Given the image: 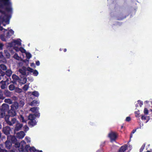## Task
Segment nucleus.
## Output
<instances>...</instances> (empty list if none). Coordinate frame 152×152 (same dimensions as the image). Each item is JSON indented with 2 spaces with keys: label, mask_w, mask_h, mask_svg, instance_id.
I'll return each instance as SVG.
<instances>
[{
  "label": "nucleus",
  "mask_w": 152,
  "mask_h": 152,
  "mask_svg": "<svg viewBox=\"0 0 152 152\" xmlns=\"http://www.w3.org/2000/svg\"><path fill=\"white\" fill-rule=\"evenodd\" d=\"M1 38V40L2 41H5L6 39L4 38V36L3 35H1L0 36Z\"/></svg>",
  "instance_id": "ea45409f"
},
{
  "label": "nucleus",
  "mask_w": 152,
  "mask_h": 152,
  "mask_svg": "<svg viewBox=\"0 0 152 152\" xmlns=\"http://www.w3.org/2000/svg\"><path fill=\"white\" fill-rule=\"evenodd\" d=\"M4 145L6 148L9 150L12 148V143L10 140L7 138V140L5 142Z\"/></svg>",
  "instance_id": "423d86ee"
},
{
  "label": "nucleus",
  "mask_w": 152,
  "mask_h": 152,
  "mask_svg": "<svg viewBox=\"0 0 152 152\" xmlns=\"http://www.w3.org/2000/svg\"><path fill=\"white\" fill-rule=\"evenodd\" d=\"M32 94L36 96H38L39 95V94L38 93V92L37 91H34L32 92Z\"/></svg>",
  "instance_id": "2f4dec72"
},
{
  "label": "nucleus",
  "mask_w": 152,
  "mask_h": 152,
  "mask_svg": "<svg viewBox=\"0 0 152 152\" xmlns=\"http://www.w3.org/2000/svg\"><path fill=\"white\" fill-rule=\"evenodd\" d=\"M3 5L2 4H0V8H2Z\"/></svg>",
  "instance_id": "052dcab7"
},
{
  "label": "nucleus",
  "mask_w": 152,
  "mask_h": 152,
  "mask_svg": "<svg viewBox=\"0 0 152 152\" xmlns=\"http://www.w3.org/2000/svg\"><path fill=\"white\" fill-rule=\"evenodd\" d=\"M9 106L5 103L2 104L1 108H0V114L4 117L6 114V112H8L9 109Z\"/></svg>",
  "instance_id": "f03ea898"
},
{
  "label": "nucleus",
  "mask_w": 152,
  "mask_h": 152,
  "mask_svg": "<svg viewBox=\"0 0 152 152\" xmlns=\"http://www.w3.org/2000/svg\"><path fill=\"white\" fill-rule=\"evenodd\" d=\"M28 124L30 127H32L37 124V122L35 120L29 121Z\"/></svg>",
  "instance_id": "ddd939ff"
},
{
  "label": "nucleus",
  "mask_w": 152,
  "mask_h": 152,
  "mask_svg": "<svg viewBox=\"0 0 152 152\" xmlns=\"http://www.w3.org/2000/svg\"><path fill=\"white\" fill-rule=\"evenodd\" d=\"M30 152H37V150L34 147H31L29 149Z\"/></svg>",
  "instance_id": "b1692460"
},
{
  "label": "nucleus",
  "mask_w": 152,
  "mask_h": 152,
  "mask_svg": "<svg viewBox=\"0 0 152 152\" xmlns=\"http://www.w3.org/2000/svg\"><path fill=\"white\" fill-rule=\"evenodd\" d=\"M102 150H98L96 152H102Z\"/></svg>",
  "instance_id": "13d9d810"
},
{
  "label": "nucleus",
  "mask_w": 152,
  "mask_h": 152,
  "mask_svg": "<svg viewBox=\"0 0 152 152\" xmlns=\"http://www.w3.org/2000/svg\"><path fill=\"white\" fill-rule=\"evenodd\" d=\"M19 72L21 74V75H21L22 76H26V73L25 70L22 69H19Z\"/></svg>",
  "instance_id": "6ab92c4d"
},
{
  "label": "nucleus",
  "mask_w": 152,
  "mask_h": 152,
  "mask_svg": "<svg viewBox=\"0 0 152 152\" xmlns=\"http://www.w3.org/2000/svg\"><path fill=\"white\" fill-rule=\"evenodd\" d=\"M10 116H9V115L8 114V115H5L4 116L5 117V120L7 122V123L8 124V121H9V118L10 117Z\"/></svg>",
  "instance_id": "c756f323"
},
{
  "label": "nucleus",
  "mask_w": 152,
  "mask_h": 152,
  "mask_svg": "<svg viewBox=\"0 0 152 152\" xmlns=\"http://www.w3.org/2000/svg\"><path fill=\"white\" fill-rule=\"evenodd\" d=\"M131 120V118L129 116H128L126 118V121H129Z\"/></svg>",
  "instance_id": "de8ad7c7"
},
{
  "label": "nucleus",
  "mask_w": 152,
  "mask_h": 152,
  "mask_svg": "<svg viewBox=\"0 0 152 152\" xmlns=\"http://www.w3.org/2000/svg\"><path fill=\"white\" fill-rule=\"evenodd\" d=\"M144 113L145 115H148V110L146 108H145L144 110Z\"/></svg>",
  "instance_id": "4c0bfd02"
},
{
  "label": "nucleus",
  "mask_w": 152,
  "mask_h": 152,
  "mask_svg": "<svg viewBox=\"0 0 152 152\" xmlns=\"http://www.w3.org/2000/svg\"><path fill=\"white\" fill-rule=\"evenodd\" d=\"M15 88V87L14 84H10L9 86V89L10 91H13Z\"/></svg>",
  "instance_id": "a878e982"
},
{
  "label": "nucleus",
  "mask_w": 152,
  "mask_h": 152,
  "mask_svg": "<svg viewBox=\"0 0 152 152\" xmlns=\"http://www.w3.org/2000/svg\"><path fill=\"white\" fill-rule=\"evenodd\" d=\"M14 42L15 43V44H16L18 45H21V43L20 41L18 40H14Z\"/></svg>",
  "instance_id": "c85d7f7f"
},
{
  "label": "nucleus",
  "mask_w": 152,
  "mask_h": 152,
  "mask_svg": "<svg viewBox=\"0 0 152 152\" xmlns=\"http://www.w3.org/2000/svg\"><path fill=\"white\" fill-rule=\"evenodd\" d=\"M3 29V27L0 26V31H2Z\"/></svg>",
  "instance_id": "6e6d98bb"
},
{
  "label": "nucleus",
  "mask_w": 152,
  "mask_h": 152,
  "mask_svg": "<svg viewBox=\"0 0 152 152\" xmlns=\"http://www.w3.org/2000/svg\"><path fill=\"white\" fill-rule=\"evenodd\" d=\"M30 66L31 67H35V64L34 63H32L31 64Z\"/></svg>",
  "instance_id": "864d4df0"
},
{
  "label": "nucleus",
  "mask_w": 152,
  "mask_h": 152,
  "mask_svg": "<svg viewBox=\"0 0 152 152\" xmlns=\"http://www.w3.org/2000/svg\"><path fill=\"white\" fill-rule=\"evenodd\" d=\"M37 152H43L42 151H39L38 150H37Z\"/></svg>",
  "instance_id": "0e129e2a"
},
{
  "label": "nucleus",
  "mask_w": 152,
  "mask_h": 152,
  "mask_svg": "<svg viewBox=\"0 0 152 152\" xmlns=\"http://www.w3.org/2000/svg\"><path fill=\"white\" fill-rule=\"evenodd\" d=\"M136 131V129H133L132 130V131L131 133L133 134V133H134Z\"/></svg>",
  "instance_id": "5fc2aeb1"
},
{
  "label": "nucleus",
  "mask_w": 152,
  "mask_h": 152,
  "mask_svg": "<svg viewBox=\"0 0 152 152\" xmlns=\"http://www.w3.org/2000/svg\"><path fill=\"white\" fill-rule=\"evenodd\" d=\"M30 148L29 145L28 144L26 145L24 148L25 150H23L22 152H24L25 151L28 152V151H29V149H30Z\"/></svg>",
  "instance_id": "a211bd4d"
},
{
  "label": "nucleus",
  "mask_w": 152,
  "mask_h": 152,
  "mask_svg": "<svg viewBox=\"0 0 152 152\" xmlns=\"http://www.w3.org/2000/svg\"><path fill=\"white\" fill-rule=\"evenodd\" d=\"M0 66L1 69L3 70H6L7 69V67L4 64H1Z\"/></svg>",
  "instance_id": "cd10ccee"
},
{
  "label": "nucleus",
  "mask_w": 152,
  "mask_h": 152,
  "mask_svg": "<svg viewBox=\"0 0 152 152\" xmlns=\"http://www.w3.org/2000/svg\"><path fill=\"white\" fill-rule=\"evenodd\" d=\"M10 131L11 129L9 126L3 127L2 129V131L6 135H9Z\"/></svg>",
  "instance_id": "6e6552de"
},
{
  "label": "nucleus",
  "mask_w": 152,
  "mask_h": 152,
  "mask_svg": "<svg viewBox=\"0 0 152 152\" xmlns=\"http://www.w3.org/2000/svg\"><path fill=\"white\" fill-rule=\"evenodd\" d=\"M4 102H5L11 103V100L10 99H6L4 100Z\"/></svg>",
  "instance_id": "37998d69"
},
{
  "label": "nucleus",
  "mask_w": 152,
  "mask_h": 152,
  "mask_svg": "<svg viewBox=\"0 0 152 152\" xmlns=\"http://www.w3.org/2000/svg\"><path fill=\"white\" fill-rule=\"evenodd\" d=\"M19 104L17 102H14L11 106L10 109L8 111V113L9 116L14 117L16 115V112L19 107Z\"/></svg>",
  "instance_id": "f257e3e1"
},
{
  "label": "nucleus",
  "mask_w": 152,
  "mask_h": 152,
  "mask_svg": "<svg viewBox=\"0 0 152 152\" xmlns=\"http://www.w3.org/2000/svg\"><path fill=\"white\" fill-rule=\"evenodd\" d=\"M146 152H151L150 151H147Z\"/></svg>",
  "instance_id": "774afa93"
},
{
  "label": "nucleus",
  "mask_w": 152,
  "mask_h": 152,
  "mask_svg": "<svg viewBox=\"0 0 152 152\" xmlns=\"http://www.w3.org/2000/svg\"><path fill=\"white\" fill-rule=\"evenodd\" d=\"M66 49H64V52H66Z\"/></svg>",
  "instance_id": "680f3d73"
},
{
  "label": "nucleus",
  "mask_w": 152,
  "mask_h": 152,
  "mask_svg": "<svg viewBox=\"0 0 152 152\" xmlns=\"http://www.w3.org/2000/svg\"><path fill=\"white\" fill-rule=\"evenodd\" d=\"M123 125H122V126H121V129H122V128H123Z\"/></svg>",
  "instance_id": "338daca9"
},
{
  "label": "nucleus",
  "mask_w": 152,
  "mask_h": 152,
  "mask_svg": "<svg viewBox=\"0 0 152 152\" xmlns=\"http://www.w3.org/2000/svg\"><path fill=\"white\" fill-rule=\"evenodd\" d=\"M36 64L37 66H39L40 65V62L39 61H36Z\"/></svg>",
  "instance_id": "3c124183"
},
{
  "label": "nucleus",
  "mask_w": 152,
  "mask_h": 152,
  "mask_svg": "<svg viewBox=\"0 0 152 152\" xmlns=\"http://www.w3.org/2000/svg\"><path fill=\"white\" fill-rule=\"evenodd\" d=\"M146 116H145V115H142L141 117V119L142 120H146Z\"/></svg>",
  "instance_id": "8fccbe9b"
},
{
  "label": "nucleus",
  "mask_w": 152,
  "mask_h": 152,
  "mask_svg": "<svg viewBox=\"0 0 152 152\" xmlns=\"http://www.w3.org/2000/svg\"><path fill=\"white\" fill-rule=\"evenodd\" d=\"M25 135L24 132L23 131H21L18 132L16 134L17 137L19 139H22Z\"/></svg>",
  "instance_id": "9d476101"
},
{
  "label": "nucleus",
  "mask_w": 152,
  "mask_h": 152,
  "mask_svg": "<svg viewBox=\"0 0 152 152\" xmlns=\"http://www.w3.org/2000/svg\"><path fill=\"white\" fill-rule=\"evenodd\" d=\"M36 117L34 114H30L28 116V119L30 121L35 120Z\"/></svg>",
  "instance_id": "aec40b11"
},
{
  "label": "nucleus",
  "mask_w": 152,
  "mask_h": 152,
  "mask_svg": "<svg viewBox=\"0 0 152 152\" xmlns=\"http://www.w3.org/2000/svg\"><path fill=\"white\" fill-rule=\"evenodd\" d=\"M12 78L13 80V83H16L17 82H19V80H20V78L15 74L12 75Z\"/></svg>",
  "instance_id": "9b49d317"
},
{
  "label": "nucleus",
  "mask_w": 152,
  "mask_h": 152,
  "mask_svg": "<svg viewBox=\"0 0 152 152\" xmlns=\"http://www.w3.org/2000/svg\"><path fill=\"white\" fill-rule=\"evenodd\" d=\"M23 127V124H22L18 123L16 124L15 127L14 129L15 132L18 131L20 130Z\"/></svg>",
  "instance_id": "f8f14e48"
},
{
  "label": "nucleus",
  "mask_w": 152,
  "mask_h": 152,
  "mask_svg": "<svg viewBox=\"0 0 152 152\" xmlns=\"http://www.w3.org/2000/svg\"><path fill=\"white\" fill-rule=\"evenodd\" d=\"M14 49L16 51L18 52L20 51V48H18L17 46H15L14 48Z\"/></svg>",
  "instance_id": "a18cd8bd"
},
{
  "label": "nucleus",
  "mask_w": 152,
  "mask_h": 152,
  "mask_svg": "<svg viewBox=\"0 0 152 152\" xmlns=\"http://www.w3.org/2000/svg\"><path fill=\"white\" fill-rule=\"evenodd\" d=\"M7 80H2L1 82L0 83L2 84V85L1 86V87L2 89H4L6 88V82Z\"/></svg>",
  "instance_id": "f3484780"
},
{
  "label": "nucleus",
  "mask_w": 152,
  "mask_h": 152,
  "mask_svg": "<svg viewBox=\"0 0 152 152\" xmlns=\"http://www.w3.org/2000/svg\"><path fill=\"white\" fill-rule=\"evenodd\" d=\"M33 72V75L35 76H37V75L38 74V72L36 70H34Z\"/></svg>",
  "instance_id": "e433bc0d"
},
{
  "label": "nucleus",
  "mask_w": 152,
  "mask_h": 152,
  "mask_svg": "<svg viewBox=\"0 0 152 152\" xmlns=\"http://www.w3.org/2000/svg\"><path fill=\"white\" fill-rule=\"evenodd\" d=\"M38 103V102L37 101L34 100L33 101L31 102L30 103V105L31 106H34L35 105H36Z\"/></svg>",
  "instance_id": "bb28decb"
},
{
  "label": "nucleus",
  "mask_w": 152,
  "mask_h": 152,
  "mask_svg": "<svg viewBox=\"0 0 152 152\" xmlns=\"http://www.w3.org/2000/svg\"><path fill=\"white\" fill-rule=\"evenodd\" d=\"M26 57L28 59H30L31 57V54L28 53L26 54Z\"/></svg>",
  "instance_id": "c9c22d12"
},
{
  "label": "nucleus",
  "mask_w": 152,
  "mask_h": 152,
  "mask_svg": "<svg viewBox=\"0 0 152 152\" xmlns=\"http://www.w3.org/2000/svg\"><path fill=\"white\" fill-rule=\"evenodd\" d=\"M27 70L31 72H33L34 71V70L32 68H30V67H28L27 68Z\"/></svg>",
  "instance_id": "a19ab883"
},
{
  "label": "nucleus",
  "mask_w": 152,
  "mask_h": 152,
  "mask_svg": "<svg viewBox=\"0 0 152 152\" xmlns=\"http://www.w3.org/2000/svg\"><path fill=\"white\" fill-rule=\"evenodd\" d=\"M0 152H7V150L5 149H1Z\"/></svg>",
  "instance_id": "603ef678"
},
{
  "label": "nucleus",
  "mask_w": 152,
  "mask_h": 152,
  "mask_svg": "<svg viewBox=\"0 0 152 152\" xmlns=\"http://www.w3.org/2000/svg\"><path fill=\"white\" fill-rule=\"evenodd\" d=\"M138 103L140 104V107H141L142 104H143L142 102L140 100H138Z\"/></svg>",
  "instance_id": "09e8293b"
},
{
  "label": "nucleus",
  "mask_w": 152,
  "mask_h": 152,
  "mask_svg": "<svg viewBox=\"0 0 152 152\" xmlns=\"http://www.w3.org/2000/svg\"><path fill=\"white\" fill-rule=\"evenodd\" d=\"M132 136H133V134H132V133H131V134L130 135V138H131L132 137Z\"/></svg>",
  "instance_id": "bf43d9fd"
},
{
  "label": "nucleus",
  "mask_w": 152,
  "mask_h": 152,
  "mask_svg": "<svg viewBox=\"0 0 152 152\" xmlns=\"http://www.w3.org/2000/svg\"><path fill=\"white\" fill-rule=\"evenodd\" d=\"M20 51L23 53H25L26 51V50L22 48V47H20Z\"/></svg>",
  "instance_id": "58836bf2"
},
{
  "label": "nucleus",
  "mask_w": 152,
  "mask_h": 152,
  "mask_svg": "<svg viewBox=\"0 0 152 152\" xmlns=\"http://www.w3.org/2000/svg\"><path fill=\"white\" fill-rule=\"evenodd\" d=\"M4 94L6 96L10 97L11 96V94L9 90H5L4 92Z\"/></svg>",
  "instance_id": "4be33fe9"
},
{
  "label": "nucleus",
  "mask_w": 152,
  "mask_h": 152,
  "mask_svg": "<svg viewBox=\"0 0 152 152\" xmlns=\"http://www.w3.org/2000/svg\"><path fill=\"white\" fill-rule=\"evenodd\" d=\"M16 121V119L15 118H12L11 119V121H8V124L10 125H12L14 124Z\"/></svg>",
  "instance_id": "dca6fc26"
},
{
  "label": "nucleus",
  "mask_w": 152,
  "mask_h": 152,
  "mask_svg": "<svg viewBox=\"0 0 152 152\" xmlns=\"http://www.w3.org/2000/svg\"><path fill=\"white\" fill-rule=\"evenodd\" d=\"M7 138L12 144H15L16 148H19L20 147V143L17 142V139L15 136L10 135L7 136Z\"/></svg>",
  "instance_id": "20e7f679"
},
{
  "label": "nucleus",
  "mask_w": 152,
  "mask_h": 152,
  "mask_svg": "<svg viewBox=\"0 0 152 152\" xmlns=\"http://www.w3.org/2000/svg\"><path fill=\"white\" fill-rule=\"evenodd\" d=\"M3 117H4L3 116H1V115H0V118H3Z\"/></svg>",
  "instance_id": "e2e57ef3"
},
{
  "label": "nucleus",
  "mask_w": 152,
  "mask_h": 152,
  "mask_svg": "<svg viewBox=\"0 0 152 152\" xmlns=\"http://www.w3.org/2000/svg\"><path fill=\"white\" fill-rule=\"evenodd\" d=\"M3 46V44L2 43H0V48H1Z\"/></svg>",
  "instance_id": "4d7b16f0"
},
{
  "label": "nucleus",
  "mask_w": 152,
  "mask_h": 152,
  "mask_svg": "<svg viewBox=\"0 0 152 152\" xmlns=\"http://www.w3.org/2000/svg\"><path fill=\"white\" fill-rule=\"evenodd\" d=\"M20 80H19V83L20 84H24L26 83L27 81V79L26 76H23L20 75Z\"/></svg>",
  "instance_id": "0eeeda50"
},
{
  "label": "nucleus",
  "mask_w": 152,
  "mask_h": 152,
  "mask_svg": "<svg viewBox=\"0 0 152 152\" xmlns=\"http://www.w3.org/2000/svg\"><path fill=\"white\" fill-rule=\"evenodd\" d=\"M28 137H25V138L26 139H28Z\"/></svg>",
  "instance_id": "69168bd1"
},
{
  "label": "nucleus",
  "mask_w": 152,
  "mask_h": 152,
  "mask_svg": "<svg viewBox=\"0 0 152 152\" xmlns=\"http://www.w3.org/2000/svg\"><path fill=\"white\" fill-rule=\"evenodd\" d=\"M39 108L38 107H32L30 108V110L33 113H35L37 112V111H38Z\"/></svg>",
  "instance_id": "412c9836"
},
{
  "label": "nucleus",
  "mask_w": 152,
  "mask_h": 152,
  "mask_svg": "<svg viewBox=\"0 0 152 152\" xmlns=\"http://www.w3.org/2000/svg\"><path fill=\"white\" fill-rule=\"evenodd\" d=\"M14 34V31L12 29L10 30L6 34V37L9 38L11 36Z\"/></svg>",
  "instance_id": "4468645a"
},
{
  "label": "nucleus",
  "mask_w": 152,
  "mask_h": 152,
  "mask_svg": "<svg viewBox=\"0 0 152 152\" xmlns=\"http://www.w3.org/2000/svg\"><path fill=\"white\" fill-rule=\"evenodd\" d=\"M1 1L4 6L6 7L5 10L7 12H11L12 9L11 7V3L10 0H0Z\"/></svg>",
  "instance_id": "7ed1b4c3"
},
{
  "label": "nucleus",
  "mask_w": 152,
  "mask_h": 152,
  "mask_svg": "<svg viewBox=\"0 0 152 152\" xmlns=\"http://www.w3.org/2000/svg\"><path fill=\"white\" fill-rule=\"evenodd\" d=\"M35 115V117H39L40 115V113L38 112V111H37L35 113V114H34Z\"/></svg>",
  "instance_id": "f704fd0d"
},
{
  "label": "nucleus",
  "mask_w": 152,
  "mask_h": 152,
  "mask_svg": "<svg viewBox=\"0 0 152 152\" xmlns=\"http://www.w3.org/2000/svg\"><path fill=\"white\" fill-rule=\"evenodd\" d=\"M28 88H29V85H28V84H25L23 87V89L24 91H26L28 90Z\"/></svg>",
  "instance_id": "393cba45"
},
{
  "label": "nucleus",
  "mask_w": 152,
  "mask_h": 152,
  "mask_svg": "<svg viewBox=\"0 0 152 152\" xmlns=\"http://www.w3.org/2000/svg\"><path fill=\"white\" fill-rule=\"evenodd\" d=\"M12 72L10 70H7L5 72V76L4 77V80H8V79L7 77V76L8 77H10L11 75L12 74Z\"/></svg>",
  "instance_id": "1a4fd4ad"
},
{
  "label": "nucleus",
  "mask_w": 152,
  "mask_h": 152,
  "mask_svg": "<svg viewBox=\"0 0 152 152\" xmlns=\"http://www.w3.org/2000/svg\"><path fill=\"white\" fill-rule=\"evenodd\" d=\"M20 121L23 122H26V121L24 120V117L22 115L20 117Z\"/></svg>",
  "instance_id": "79ce46f5"
},
{
  "label": "nucleus",
  "mask_w": 152,
  "mask_h": 152,
  "mask_svg": "<svg viewBox=\"0 0 152 152\" xmlns=\"http://www.w3.org/2000/svg\"><path fill=\"white\" fill-rule=\"evenodd\" d=\"M4 97L3 96V94L1 92H0V99H4Z\"/></svg>",
  "instance_id": "c03bdc74"
},
{
  "label": "nucleus",
  "mask_w": 152,
  "mask_h": 152,
  "mask_svg": "<svg viewBox=\"0 0 152 152\" xmlns=\"http://www.w3.org/2000/svg\"><path fill=\"white\" fill-rule=\"evenodd\" d=\"M14 58L16 59L19 60L20 58V57L19 56L17 53H15L14 56Z\"/></svg>",
  "instance_id": "473e14b6"
},
{
  "label": "nucleus",
  "mask_w": 152,
  "mask_h": 152,
  "mask_svg": "<svg viewBox=\"0 0 152 152\" xmlns=\"http://www.w3.org/2000/svg\"><path fill=\"white\" fill-rule=\"evenodd\" d=\"M146 144L145 143H144L141 146V147L140 148V152H142L143 151V150L144 149Z\"/></svg>",
  "instance_id": "7c9ffc66"
},
{
  "label": "nucleus",
  "mask_w": 152,
  "mask_h": 152,
  "mask_svg": "<svg viewBox=\"0 0 152 152\" xmlns=\"http://www.w3.org/2000/svg\"><path fill=\"white\" fill-rule=\"evenodd\" d=\"M108 136L111 140V141L113 142L115 141L117 137V135L116 132H111L109 134Z\"/></svg>",
  "instance_id": "39448f33"
},
{
  "label": "nucleus",
  "mask_w": 152,
  "mask_h": 152,
  "mask_svg": "<svg viewBox=\"0 0 152 152\" xmlns=\"http://www.w3.org/2000/svg\"><path fill=\"white\" fill-rule=\"evenodd\" d=\"M5 76V72H3L1 71V72H0V80L1 79L3 78V79L4 80V77Z\"/></svg>",
  "instance_id": "5701e85b"
},
{
  "label": "nucleus",
  "mask_w": 152,
  "mask_h": 152,
  "mask_svg": "<svg viewBox=\"0 0 152 152\" xmlns=\"http://www.w3.org/2000/svg\"><path fill=\"white\" fill-rule=\"evenodd\" d=\"M134 113L136 117H140V116H139V115H140V113H139V110L135 111V112Z\"/></svg>",
  "instance_id": "72a5a7b5"
},
{
  "label": "nucleus",
  "mask_w": 152,
  "mask_h": 152,
  "mask_svg": "<svg viewBox=\"0 0 152 152\" xmlns=\"http://www.w3.org/2000/svg\"><path fill=\"white\" fill-rule=\"evenodd\" d=\"M1 13L3 15H4V17H8V15L6 14L5 12L2 10L1 11Z\"/></svg>",
  "instance_id": "49530a36"
},
{
  "label": "nucleus",
  "mask_w": 152,
  "mask_h": 152,
  "mask_svg": "<svg viewBox=\"0 0 152 152\" xmlns=\"http://www.w3.org/2000/svg\"><path fill=\"white\" fill-rule=\"evenodd\" d=\"M127 146V145H125L122 146L119 149V152H124L126 150Z\"/></svg>",
  "instance_id": "2eb2a0df"
}]
</instances>
